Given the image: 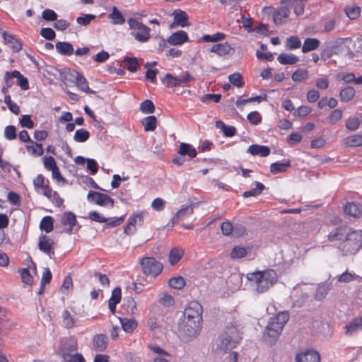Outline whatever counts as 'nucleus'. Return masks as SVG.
Here are the masks:
<instances>
[{"mask_svg":"<svg viewBox=\"0 0 362 362\" xmlns=\"http://www.w3.org/2000/svg\"><path fill=\"white\" fill-rule=\"evenodd\" d=\"M177 153L181 156H188L190 158H194L197 155V150L192 145L187 143L180 144Z\"/></svg>","mask_w":362,"mask_h":362,"instance_id":"nucleus-25","label":"nucleus"},{"mask_svg":"<svg viewBox=\"0 0 362 362\" xmlns=\"http://www.w3.org/2000/svg\"><path fill=\"white\" fill-rule=\"evenodd\" d=\"M344 213L354 218H358L361 214L358 205L354 202L347 203L344 206Z\"/></svg>","mask_w":362,"mask_h":362,"instance_id":"nucleus-31","label":"nucleus"},{"mask_svg":"<svg viewBox=\"0 0 362 362\" xmlns=\"http://www.w3.org/2000/svg\"><path fill=\"white\" fill-rule=\"evenodd\" d=\"M159 303L164 306H171L174 304L175 300L172 296L168 293H163L162 296L159 298Z\"/></svg>","mask_w":362,"mask_h":362,"instance_id":"nucleus-55","label":"nucleus"},{"mask_svg":"<svg viewBox=\"0 0 362 362\" xmlns=\"http://www.w3.org/2000/svg\"><path fill=\"white\" fill-rule=\"evenodd\" d=\"M202 305L197 301H191L185 308L183 319L202 322Z\"/></svg>","mask_w":362,"mask_h":362,"instance_id":"nucleus-9","label":"nucleus"},{"mask_svg":"<svg viewBox=\"0 0 362 362\" xmlns=\"http://www.w3.org/2000/svg\"><path fill=\"white\" fill-rule=\"evenodd\" d=\"M3 37L6 44H8L13 52H18L22 49V44L13 35L6 32L3 33Z\"/></svg>","mask_w":362,"mask_h":362,"instance_id":"nucleus-24","label":"nucleus"},{"mask_svg":"<svg viewBox=\"0 0 362 362\" xmlns=\"http://www.w3.org/2000/svg\"><path fill=\"white\" fill-rule=\"evenodd\" d=\"M362 247V230L349 228L339 248L344 255H353Z\"/></svg>","mask_w":362,"mask_h":362,"instance_id":"nucleus-3","label":"nucleus"},{"mask_svg":"<svg viewBox=\"0 0 362 362\" xmlns=\"http://www.w3.org/2000/svg\"><path fill=\"white\" fill-rule=\"evenodd\" d=\"M185 254V251L178 247H173L168 255V261L172 266L177 264L182 259Z\"/></svg>","mask_w":362,"mask_h":362,"instance_id":"nucleus-27","label":"nucleus"},{"mask_svg":"<svg viewBox=\"0 0 362 362\" xmlns=\"http://www.w3.org/2000/svg\"><path fill=\"white\" fill-rule=\"evenodd\" d=\"M42 17L47 21H54L57 19V13L51 9H45L42 13Z\"/></svg>","mask_w":362,"mask_h":362,"instance_id":"nucleus-63","label":"nucleus"},{"mask_svg":"<svg viewBox=\"0 0 362 362\" xmlns=\"http://www.w3.org/2000/svg\"><path fill=\"white\" fill-rule=\"evenodd\" d=\"M77 351V343L74 340H69L64 341L61 344L60 353L64 358V361L69 358L78 354Z\"/></svg>","mask_w":362,"mask_h":362,"instance_id":"nucleus-13","label":"nucleus"},{"mask_svg":"<svg viewBox=\"0 0 362 362\" xmlns=\"http://www.w3.org/2000/svg\"><path fill=\"white\" fill-rule=\"evenodd\" d=\"M54 240L46 235H42L39 238L38 247L40 251L49 255L50 257L54 255Z\"/></svg>","mask_w":362,"mask_h":362,"instance_id":"nucleus-16","label":"nucleus"},{"mask_svg":"<svg viewBox=\"0 0 362 362\" xmlns=\"http://www.w3.org/2000/svg\"><path fill=\"white\" fill-rule=\"evenodd\" d=\"M246 255V249L240 246H235L230 252V257L232 259L241 258L245 257Z\"/></svg>","mask_w":362,"mask_h":362,"instance_id":"nucleus-54","label":"nucleus"},{"mask_svg":"<svg viewBox=\"0 0 362 362\" xmlns=\"http://www.w3.org/2000/svg\"><path fill=\"white\" fill-rule=\"evenodd\" d=\"M143 223L144 218L141 213L133 215L125 226L124 233L127 235H132L136 231V226H141Z\"/></svg>","mask_w":362,"mask_h":362,"instance_id":"nucleus-14","label":"nucleus"},{"mask_svg":"<svg viewBox=\"0 0 362 362\" xmlns=\"http://www.w3.org/2000/svg\"><path fill=\"white\" fill-rule=\"evenodd\" d=\"M142 272L153 277L159 275L163 269V264L153 257H144L139 261Z\"/></svg>","mask_w":362,"mask_h":362,"instance_id":"nucleus-8","label":"nucleus"},{"mask_svg":"<svg viewBox=\"0 0 362 362\" xmlns=\"http://www.w3.org/2000/svg\"><path fill=\"white\" fill-rule=\"evenodd\" d=\"M73 288V281L70 274L65 276L60 291L63 294H68L69 290Z\"/></svg>","mask_w":362,"mask_h":362,"instance_id":"nucleus-52","label":"nucleus"},{"mask_svg":"<svg viewBox=\"0 0 362 362\" xmlns=\"http://www.w3.org/2000/svg\"><path fill=\"white\" fill-rule=\"evenodd\" d=\"M21 278L23 281L28 285H30L33 282V278L30 275L28 269L24 268L22 269L21 271Z\"/></svg>","mask_w":362,"mask_h":362,"instance_id":"nucleus-61","label":"nucleus"},{"mask_svg":"<svg viewBox=\"0 0 362 362\" xmlns=\"http://www.w3.org/2000/svg\"><path fill=\"white\" fill-rule=\"evenodd\" d=\"M87 197L89 201L93 202L100 206H105L107 204H110L111 207H113L114 206V199L105 194L90 191Z\"/></svg>","mask_w":362,"mask_h":362,"instance_id":"nucleus-11","label":"nucleus"},{"mask_svg":"<svg viewBox=\"0 0 362 362\" xmlns=\"http://www.w3.org/2000/svg\"><path fill=\"white\" fill-rule=\"evenodd\" d=\"M194 213V205L189 204L186 206H183L180 209H179L175 216H173L172 221L173 223H178L180 220L184 218L190 216Z\"/></svg>","mask_w":362,"mask_h":362,"instance_id":"nucleus-22","label":"nucleus"},{"mask_svg":"<svg viewBox=\"0 0 362 362\" xmlns=\"http://www.w3.org/2000/svg\"><path fill=\"white\" fill-rule=\"evenodd\" d=\"M288 319L287 312H280L270 319L264 334V340L267 344L273 346L275 344Z\"/></svg>","mask_w":362,"mask_h":362,"instance_id":"nucleus-1","label":"nucleus"},{"mask_svg":"<svg viewBox=\"0 0 362 362\" xmlns=\"http://www.w3.org/2000/svg\"><path fill=\"white\" fill-rule=\"evenodd\" d=\"M119 320L123 330L126 332H132L137 327V322L134 318L119 317Z\"/></svg>","mask_w":362,"mask_h":362,"instance_id":"nucleus-29","label":"nucleus"},{"mask_svg":"<svg viewBox=\"0 0 362 362\" xmlns=\"http://www.w3.org/2000/svg\"><path fill=\"white\" fill-rule=\"evenodd\" d=\"M62 322L66 328L74 327L76 323L75 317L68 310H64L62 313Z\"/></svg>","mask_w":362,"mask_h":362,"instance_id":"nucleus-38","label":"nucleus"},{"mask_svg":"<svg viewBox=\"0 0 362 362\" xmlns=\"http://www.w3.org/2000/svg\"><path fill=\"white\" fill-rule=\"evenodd\" d=\"M40 228L47 233H49L53 230V218L51 216L44 217L40 224Z\"/></svg>","mask_w":362,"mask_h":362,"instance_id":"nucleus-48","label":"nucleus"},{"mask_svg":"<svg viewBox=\"0 0 362 362\" xmlns=\"http://www.w3.org/2000/svg\"><path fill=\"white\" fill-rule=\"evenodd\" d=\"M265 187L262 183L260 182H256V187L255 189L245 191L243 193V197L245 198H247L249 197H255L257 195H259L264 189Z\"/></svg>","mask_w":362,"mask_h":362,"instance_id":"nucleus-49","label":"nucleus"},{"mask_svg":"<svg viewBox=\"0 0 362 362\" xmlns=\"http://www.w3.org/2000/svg\"><path fill=\"white\" fill-rule=\"evenodd\" d=\"M277 59L281 64L284 65L295 64L299 61L298 57L292 54H281Z\"/></svg>","mask_w":362,"mask_h":362,"instance_id":"nucleus-36","label":"nucleus"},{"mask_svg":"<svg viewBox=\"0 0 362 362\" xmlns=\"http://www.w3.org/2000/svg\"><path fill=\"white\" fill-rule=\"evenodd\" d=\"M89 218L95 222L105 223L106 224L105 226V228H108L121 225L124 220V216L117 218L112 221H108L107 218H106L97 211H92L89 214Z\"/></svg>","mask_w":362,"mask_h":362,"instance_id":"nucleus-12","label":"nucleus"},{"mask_svg":"<svg viewBox=\"0 0 362 362\" xmlns=\"http://www.w3.org/2000/svg\"><path fill=\"white\" fill-rule=\"evenodd\" d=\"M296 362H320V356L314 350H306L298 354L296 356Z\"/></svg>","mask_w":362,"mask_h":362,"instance_id":"nucleus-15","label":"nucleus"},{"mask_svg":"<svg viewBox=\"0 0 362 362\" xmlns=\"http://www.w3.org/2000/svg\"><path fill=\"white\" fill-rule=\"evenodd\" d=\"M320 42L316 38H307L305 40L302 47V52L307 53L310 51L315 50L320 47Z\"/></svg>","mask_w":362,"mask_h":362,"instance_id":"nucleus-30","label":"nucleus"},{"mask_svg":"<svg viewBox=\"0 0 362 362\" xmlns=\"http://www.w3.org/2000/svg\"><path fill=\"white\" fill-rule=\"evenodd\" d=\"M344 143L347 146H361L362 134H355L346 137Z\"/></svg>","mask_w":362,"mask_h":362,"instance_id":"nucleus-37","label":"nucleus"},{"mask_svg":"<svg viewBox=\"0 0 362 362\" xmlns=\"http://www.w3.org/2000/svg\"><path fill=\"white\" fill-rule=\"evenodd\" d=\"M89 136L90 134L87 130L80 129L75 132L74 139L77 142H85L88 139Z\"/></svg>","mask_w":362,"mask_h":362,"instance_id":"nucleus-50","label":"nucleus"},{"mask_svg":"<svg viewBox=\"0 0 362 362\" xmlns=\"http://www.w3.org/2000/svg\"><path fill=\"white\" fill-rule=\"evenodd\" d=\"M56 49L63 55H71L74 53L73 46L69 42H59L56 44Z\"/></svg>","mask_w":362,"mask_h":362,"instance_id":"nucleus-34","label":"nucleus"},{"mask_svg":"<svg viewBox=\"0 0 362 362\" xmlns=\"http://www.w3.org/2000/svg\"><path fill=\"white\" fill-rule=\"evenodd\" d=\"M125 67L131 72H135L138 67L139 63L136 57H125L123 60Z\"/></svg>","mask_w":362,"mask_h":362,"instance_id":"nucleus-44","label":"nucleus"},{"mask_svg":"<svg viewBox=\"0 0 362 362\" xmlns=\"http://www.w3.org/2000/svg\"><path fill=\"white\" fill-rule=\"evenodd\" d=\"M141 123L146 132L154 131L156 128L157 119L155 116H148L142 119Z\"/></svg>","mask_w":362,"mask_h":362,"instance_id":"nucleus-35","label":"nucleus"},{"mask_svg":"<svg viewBox=\"0 0 362 362\" xmlns=\"http://www.w3.org/2000/svg\"><path fill=\"white\" fill-rule=\"evenodd\" d=\"M362 328V317L354 319L349 325L346 326V333L352 334L358 329Z\"/></svg>","mask_w":362,"mask_h":362,"instance_id":"nucleus-45","label":"nucleus"},{"mask_svg":"<svg viewBox=\"0 0 362 362\" xmlns=\"http://www.w3.org/2000/svg\"><path fill=\"white\" fill-rule=\"evenodd\" d=\"M202 322L183 319L179 325L180 334L184 342L195 339L201 333Z\"/></svg>","mask_w":362,"mask_h":362,"instance_id":"nucleus-4","label":"nucleus"},{"mask_svg":"<svg viewBox=\"0 0 362 362\" xmlns=\"http://www.w3.org/2000/svg\"><path fill=\"white\" fill-rule=\"evenodd\" d=\"M300 40L297 36H291L287 39V47L289 49H294L300 47Z\"/></svg>","mask_w":362,"mask_h":362,"instance_id":"nucleus-56","label":"nucleus"},{"mask_svg":"<svg viewBox=\"0 0 362 362\" xmlns=\"http://www.w3.org/2000/svg\"><path fill=\"white\" fill-rule=\"evenodd\" d=\"M276 9H274L272 6H267L263 8V11L267 13L273 12V21L276 25H280L284 22V20L288 18L291 9L289 6L286 4H282Z\"/></svg>","mask_w":362,"mask_h":362,"instance_id":"nucleus-10","label":"nucleus"},{"mask_svg":"<svg viewBox=\"0 0 362 362\" xmlns=\"http://www.w3.org/2000/svg\"><path fill=\"white\" fill-rule=\"evenodd\" d=\"M5 137L8 140H13L16 138V129L14 126L9 125L5 128Z\"/></svg>","mask_w":362,"mask_h":362,"instance_id":"nucleus-62","label":"nucleus"},{"mask_svg":"<svg viewBox=\"0 0 362 362\" xmlns=\"http://www.w3.org/2000/svg\"><path fill=\"white\" fill-rule=\"evenodd\" d=\"M240 339L241 335L235 327H227L225 332L221 337L218 348L223 351H226L234 348Z\"/></svg>","mask_w":362,"mask_h":362,"instance_id":"nucleus-6","label":"nucleus"},{"mask_svg":"<svg viewBox=\"0 0 362 362\" xmlns=\"http://www.w3.org/2000/svg\"><path fill=\"white\" fill-rule=\"evenodd\" d=\"M290 166V162L288 161L286 163H272L270 166V172L272 174H277L279 173L286 172V170Z\"/></svg>","mask_w":362,"mask_h":362,"instance_id":"nucleus-41","label":"nucleus"},{"mask_svg":"<svg viewBox=\"0 0 362 362\" xmlns=\"http://www.w3.org/2000/svg\"><path fill=\"white\" fill-rule=\"evenodd\" d=\"M232 48L228 43H220L214 45L210 51L211 52H215L218 54L219 56H225L228 54L231 51Z\"/></svg>","mask_w":362,"mask_h":362,"instance_id":"nucleus-32","label":"nucleus"},{"mask_svg":"<svg viewBox=\"0 0 362 362\" xmlns=\"http://www.w3.org/2000/svg\"><path fill=\"white\" fill-rule=\"evenodd\" d=\"M168 285L173 288L180 290L185 286V281L182 276H178L170 279Z\"/></svg>","mask_w":362,"mask_h":362,"instance_id":"nucleus-42","label":"nucleus"},{"mask_svg":"<svg viewBox=\"0 0 362 362\" xmlns=\"http://www.w3.org/2000/svg\"><path fill=\"white\" fill-rule=\"evenodd\" d=\"M355 95V90L351 86L346 87L342 89L339 93L340 98L344 102L351 100Z\"/></svg>","mask_w":362,"mask_h":362,"instance_id":"nucleus-43","label":"nucleus"},{"mask_svg":"<svg viewBox=\"0 0 362 362\" xmlns=\"http://www.w3.org/2000/svg\"><path fill=\"white\" fill-rule=\"evenodd\" d=\"M127 23L131 30L130 34L136 41L146 42L150 39L151 29L147 25L135 18H129Z\"/></svg>","mask_w":362,"mask_h":362,"instance_id":"nucleus-5","label":"nucleus"},{"mask_svg":"<svg viewBox=\"0 0 362 362\" xmlns=\"http://www.w3.org/2000/svg\"><path fill=\"white\" fill-rule=\"evenodd\" d=\"M221 230L224 235H230L233 234L234 230L233 226L230 221H224L221 225Z\"/></svg>","mask_w":362,"mask_h":362,"instance_id":"nucleus-60","label":"nucleus"},{"mask_svg":"<svg viewBox=\"0 0 362 362\" xmlns=\"http://www.w3.org/2000/svg\"><path fill=\"white\" fill-rule=\"evenodd\" d=\"M308 71L306 69H298L294 71L291 78L295 82H302L308 78Z\"/></svg>","mask_w":362,"mask_h":362,"instance_id":"nucleus-40","label":"nucleus"},{"mask_svg":"<svg viewBox=\"0 0 362 362\" xmlns=\"http://www.w3.org/2000/svg\"><path fill=\"white\" fill-rule=\"evenodd\" d=\"M249 281H253L256 285L257 293H264L273 286L278 281L276 272L273 269L257 271L247 275Z\"/></svg>","mask_w":362,"mask_h":362,"instance_id":"nucleus-2","label":"nucleus"},{"mask_svg":"<svg viewBox=\"0 0 362 362\" xmlns=\"http://www.w3.org/2000/svg\"><path fill=\"white\" fill-rule=\"evenodd\" d=\"M75 84L81 90L86 93L94 94L95 92L89 88L86 79L79 74Z\"/></svg>","mask_w":362,"mask_h":362,"instance_id":"nucleus-39","label":"nucleus"},{"mask_svg":"<svg viewBox=\"0 0 362 362\" xmlns=\"http://www.w3.org/2000/svg\"><path fill=\"white\" fill-rule=\"evenodd\" d=\"M349 228L346 227H341L337 228L335 230L330 232L328 235V239L330 241H336V240H343L345 238V236L348 232Z\"/></svg>","mask_w":362,"mask_h":362,"instance_id":"nucleus-28","label":"nucleus"},{"mask_svg":"<svg viewBox=\"0 0 362 362\" xmlns=\"http://www.w3.org/2000/svg\"><path fill=\"white\" fill-rule=\"evenodd\" d=\"M4 102L7 105L8 109L15 115H18L20 113V108L18 105L16 103H13L11 100L9 95H6L4 98Z\"/></svg>","mask_w":362,"mask_h":362,"instance_id":"nucleus-58","label":"nucleus"},{"mask_svg":"<svg viewBox=\"0 0 362 362\" xmlns=\"http://www.w3.org/2000/svg\"><path fill=\"white\" fill-rule=\"evenodd\" d=\"M79 73L76 71H65L62 74V80L64 81V83L66 84V82H72L76 83V81L77 80Z\"/></svg>","mask_w":362,"mask_h":362,"instance_id":"nucleus-47","label":"nucleus"},{"mask_svg":"<svg viewBox=\"0 0 362 362\" xmlns=\"http://www.w3.org/2000/svg\"><path fill=\"white\" fill-rule=\"evenodd\" d=\"M188 40L187 34L183 30L177 31L168 38V42L171 45H180Z\"/></svg>","mask_w":362,"mask_h":362,"instance_id":"nucleus-21","label":"nucleus"},{"mask_svg":"<svg viewBox=\"0 0 362 362\" xmlns=\"http://www.w3.org/2000/svg\"><path fill=\"white\" fill-rule=\"evenodd\" d=\"M194 81V78L188 71H185L183 74L176 76L171 74H166L163 78H162V82L167 88L189 86V83Z\"/></svg>","mask_w":362,"mask_h":362,"instance_id":"nucleus-7","label":"nucleus"},{"mask_svg":"<svg viewBox=\"0 0 362 362\" xmlns=\"http://www.w3.org/2000/svg\"><path fill=\"white\" fill-rule=\"evenodd\" d=\"M342 116V112L339 109H336L332 112L327 120L331 124H334L339 121Z\"/></svg>","mask_w":362,"mask_h":362,"instance_id":"nucleus-64","label":"nucleus"},{"mask_svg":"<svg viewBox=\"0 0 362 362\" xmlns=\"http://www.w3.org/2000/svg\"><path fill=\"white\" fill-rule=\"evenodd\" d=\"M229 81L234 86L240 88L243 86L242 76L239 73H235L228 76Z\"/></svg>","mask_w":362,"mask_h":362,"instance_id":"nucleus-57","label":"nucleus"},{"mask_svg":"<svg viewBox=\"0 0 362 362\" xmlns=\"http://www.w3.org/2000/svg\"><path fill=\"white\" fill-rule=\"evenodd\" d=\"M12 78H18V83L23 90H28L29 88L28 81L26 78L21 74L18 71H13V72H6L5 75V80L7 85L11 86L10 80Z\"/></svg>","mask_w":362,"mask_h":362,"instance_id":"nucleus-17","label":"nucleus"},{"mask_svg":"<svg viewBox=\"0 0 362 362\" xmlns=\"http://www.w3.org/2000/svg\"><path fill=\"white\" fill-rule=\"evenodd\" d=\"M107 346V337L103 334H97L93 337V348L97 351H104Z\"/></svg>","mask_w":362,"mask_h":362,"instance_id":"nucleus-20","label":"nucleus"},{"mask_svg":"<svg viewBox=\"0 0 362 362\" xmlns=\"http://www.w3.org/2000/svg\"><path fill=\"white\" fill-rule=\"evenodd\" d=\"M61 223L64 226L69 225L66 232L70 234L72 233L74 226L76 224V217L71 211L65 212L62 216Z\"/></svg>","mask_w":362,"mask_h":362,"instance_id":"nucleus-23","label":"nucleus"},{"mask_svg":"<svg viewBox=\"0 0 362 362\" xmlns=\"http://www.w3.org/2000/svg\"><path fill=\"white\" fill-rule=\"evenodd\" d=\"M173 16L174 18L173 23L170 25V28H173L175 25H180L181 27L188 25V16L185 11L181 10H175L173 13Z\"/></svg>","mask_w":362,"mask_h":362,"instance_id":"nucleus-19","label":"nucleus"},{"mask_svg":"<svg viewBox=\"0 0 362 362\" xmlns=\"http://www.w3.org/2000/svg\"><path fill=\"white\" fill-rule=\"evenodd\" d=\"M346 16L351 20L356 19L359 17L361 9L356 6H348L344 8Z\"/></svg>","mask_w":362,"mask_h":362,"instance_id":"nucleus-46","label":"nucleus"},{"mask_svg":"<svg viewBox=\"0 0 362 362\" xmlns=\"http://www.w3.org/2000/svg\"><path fill=\"white\" fill-rule=\"evenodd\" d=\"M247 153L253 156L260 155L262 157H266L269 155L270 149L269 147L265 146L253 144L249 146L247 148Z\"/></svg>","mask_w":362,"mask_h":362,"instance_id":"nucleus-26","label":"nucleus"},{"mask_svg":"<svg viewBox=\"0 0 362 362\" xmlns=\"http://www.w3.org/2000/svg\"><path fill=\"white\" fill-rule=\"evenodd\" d=\"M330 290V284L327 283H323L320 284L317 289L316 293L315 294V299L316 300H322L327 296L329 291Z\"/></svg>","mask_w":362,"mask_h":362,"instance_id":"nucleus-33","label":"nucleus"},{"mask_svg":"<svg viewBox=\"0 0 362 362\" xmlns=\"http://www.w3.org/2000/svg\"><path fill=\"white\" fill-rule=\"evenodd\" d=\"M225 37L223 33H217L214 35H206L202 37V40L204 42H218L222 40Z\"/></svg>","mask_w":362,"mask_h":362,"instance_id":"nucleus-59","label":"nucleus"},{"mask_svg":"<svg viewBox=\"0 0 362 362\" xmlns=\"http://www.w3.org/2000/svg\"><path fill=\"white\" fill-rule=\"evenodd\" d=\"M140 110L145 114H151L155 111V106L150 100H144L140 105Z\"/></svg>","mask_w":362,"mask_h":362,"instance_id":"nucleus-51","label":"nucleus"},{"mask_svg":"<svg viewBox=\"0 0 362 362\" xmlns=\"http://www.w3.org/2000/svg\"><path fill=\"white\" fill-rule=\"evenodd\" d=\"M110 17L111 18L112 23L115 24H122L124 22V18L116 7H113L112 12L110 15Z\"/></svg>","mask_w":362,"mask_h":362,"instance_id":"nucleus-53","label":"nucleus"},{"mask_svg":"<svg viewBox=\"0 0 362 362\" xmlns=\"http://www.w3.org/2000/svg\"><path fill=\"white\" fill-rule=\"evenodd\" d=\"M307 0H281V4L289 6L290 8L293 7L296 16H301L304 13L305 2Z\"/></svg>","mask_w":362,"mask_h":362,"instance_id":"nucleus-18","label":"nucleus"}]
</instances>
